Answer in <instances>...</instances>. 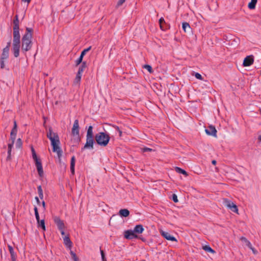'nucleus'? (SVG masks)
<instances>
[{"label":"nucleus","instance_id":"obj_1","mask_svg":"<svg viewBox=\"0 0 261 261\" xmlns=\"http://www.w3.org/2000/svg\"><path fill=\"white\" fill-rule=\"evenodd\" d=\"M13 27V43L12 51L15 58L19 56L20 47V35L19 33V22L18 15L15 16Z\"/></svg>","mask_w":261,"mask_h":261},{"label":"nucleus","instance_id":"obj_2","mask_svg":"<svg viewBox=\"0 0 261 261\" xmlns=\"http://www.w3.org/2000/svg\"><path fill=\"white\" fill-rule=\"evenodd\" d=\"M46 136L51 142V145L53 147V151L56 152L58 158L60 159L62 155L63 151L59 146L60 141L58 134L57 133L53 132L52 128L50 127L48 128V131L47 133Z\"/></svg>","mask_w":261,"mask_h":261},{"label":"nucleus","instance_id":"obj_3","mask_svg":"<svg viewBox=\"0 0 261 261\" xmlns=\"http://www.w3.org/2000/svg\"><path fill=\"white\" fill-rule=\"evenodd\" d=\"M33 29L30 28H26V32L22 38V50L24 51L30 50L32 47V38L33 36Z\"/></svg>","mask_w":261,"mask_h":261},{"label":"nucleus","instance_id":"obj_4","mask_svg":"<svg viewBox=\"0 0 261 261\" xmlns=\"http://www.w3.org/2000/svg\"><path fill=\"white\" fill-rule=\"evenodd\" d=\"M94 140L93 138V126L90 125L88 127L86 135V142L83 147L82 148V151L86 149H93Z\"/></svg>","mask_w":261,"mask_h":261},{"label":"nucleus","instance_id":"obj_5","mask_svg":"<svg viewBox=\"0 0 261 261\" xmlns=\"http://www.w3.org/2000/svg\"><path fill=\"white\" fill-rule=\"evenodd\" d=\"M95 139L98 145L106 146L110 141V137L109 135L103 132H100L95 135Z\"/></svg>","mask_w":261,"mask_h":261},{"label":"nucleus","instance_id":"obj_6","mask_svg":"<svg viewBox=\"0 0 261 261\" xmlns=\"http://www.w3.org/2000/svg\"><path fill=\"white\" fill-rule=\"evenodd\" d=\"M72 135L74 137V139L76 140L77 143H79L81 141V138L80 137V127L79 124V120L76 119L74 120L72 128L71 129Z\"/></svg>","mask_w":261,"mask_h":261},{"label":"nucleus","instance_id":"obj_7","mask_svg":"<svg viewBox=\"0 0 261 261\" xmlns=\"http://www.w3.org/2000/svg\"><path fill=\"white\" fill-rule=\"evenodd\" d=\"M224 205L229 208L232 212L238 213V208L236 204L231 201L225 198L224 199Z\"/></svg>","mask_w":261,"mask_h":261},{"label":"nucleus","instance_id":"obj_8","mask_svg":"<svg viewBox=\"0 0 261 261\" xmlns=\"http://www.w3.org/2000/svg\"><path fill=\"white\" fill-rule=\"evenodd\" d=\"M124 238L128 240L138 238V236L135 233L134 230L128 229L124 231Z\"/></svg>","mask_w":261,"mask_h":261},{"label":"nucleus","instance_id":"obj_9","mask_svg":"<svg viewBox=\"0 0 261 261\" xmlns=\"http://www.w3.org/2000/svg\"><path fill=\"white\" fill-rule=\"evenodd\" d=\"M91 49V46H89V47L84 49L82 52L79 57V58L75 61V66H77L79 65L83 61V57L86 55V54Z\"/></svg>","mask_w":261,"mask_h":261},{"label":"nucleus","instance_id":"obj_10","mask_svg":"<svg viewBox=\"0 0 261 261\" xmlns=\"http://www.w3.org/2000/svg\"><path fill=\"white\" fill-rule=\"evenodd\" d=\"M54 221L55 224L57 225L59 230L64 229V223L63 221L59 217H55L54 218Z\"/></svg>","mask_w":261,"mask_h":261},{"label":"nucleus","instance_id":"obj_11","mask_svg":"<svg viewBox=\"0 0 261 261\" xmlns=\"http://www.w3.org/2000/svg\"><path fill=\"white\" fill-rule=\"evenodd\" d=\"M35 165L40 176H42L43 174V170L41 162L39 159L34 160Z\"/></svg>","mask_w":261,"mask_h":261},{"label":"nucleus","instance_id":"obj_12","mask_svg":"<svg viewBox=\"0 0 261 261\" xmlns=\"http://www.w3.org/2000/svg\"><path fill=\"white\" fill-rule=\"evenodd\" d=\"M254 62V58L252 55L247 56L244 60L243 65L245 67L251 65Z\"/></svg>","mask_w":261,"mask_h":261},{"label":"nucleus","instance_id":"obj_13","mask_svg":"<svg viewBox=\"0 0 261 261\" xmlns=\"http://www.w3.org/2000/svg\"><path fill=\"white\" fill-rule=\"evenodd\" d=\"M205 132L208 135L214 137L217 136V130L215 127L213 125H210L207 129H205Z\"/></svg>","mask_w":261,"mask_h":261},{"label":"nucleus","instance_id":"obj_14","mask_svg":"<svg viewBox=\"0 0 261 261\" xmlns=\"http://www.w3.org/2000/svg\"><path fill=\"white\" fill-rule=\"evenodd\" d=\"M161 234L164 238H165L167 240L171 241H174V242H177V240H176V239L174 237L171 236L168 232H165V231H162L161 232Z\"/></svg>","mask_w":261,"mask_h":261},{"label":"nucleus","instance_id":"obj_15","mask_svg":"<svg viewBox=\"0 0 261 261\" xmlns=\"http://www.w3.org/2000/svg\"><path fill=\"white\" fill-rule=\"evenodd\" d=\"M14 143V141H13V140H12V142L11 143H9L8 145V156L6 159L7 161H10L11 159V151Z\"/></svg>","mask_w":261,"mask_h":261},{"label":"nucleus","instance_id":"obj_16","mask_svg":"<svg viewBox=\"0 0 261 261\" xmlns=\"http://www.w3.org/2000/svg\"><path fill=\"white\" fill-rule=\"evenodd\" d=\"M64 243L65 245L66 246V247L69 248V249H71V246H72V242L71 241L69 236H65V237L63 238Z\"/></svg>","mask_w":261,"mask_h":261},{"label":"nucleus","instance_id":"obj_17","mask_svg":"<svg viewBox=\"0 0 261 261\" xmlns=\"http://www.w3.org/2000/svg\"><path fill=\"white\" fill-rule=\"evenodd\" d=\"M9 252L11 255V258L12 261H16V255L14 251V249L12 246H11L10 245H8V246Z\"/></svg>","mask_w":261,"mask_h":261},{"label":"nucleus","instance_id":"obj_18","mask_svg":"<svg viewBox=\"0 0 261 261\" xmlns=\"http://www.w3.org/2000/svg\"><path fill=\"white\" fill-rule=\"evenodd\" d=\"M144 230V229L143 228V226L141 224H139V225H136V226L135 227V228L134 229V231L136 234H137V233H138V234L142 233Z\"/></svg>","mask_w":261,"mask_h":261},{"label":"nucleus","instance_id":"obj_19","mask_svg":"<svg viewBox=\"0 0 261 261\" xmlns=\"http://www.w3.org/2000/svg\"><path fill=\"white\" fill-rule=\"evenodd\" d=\"M82 73H83L81 72L80 71H77L76 76L73 81L74 85L80 84L81 77L82 76Z\"/></svg>","mask_w":261,"mask_h":261},{"label":"nucleus","instance_id":"obj_20","mask_svg":"<svg viewBox=\"0 0 261 261\" xmlns=\"http://www.w3.org/2000/svg\"><path fill=\"white\" fill-rule=\"evenodd\" d=\"M9 50L7 48H4L1 58L2 59H7L9 57Z\"/></svg>","mask_w":261,"mask_h":261},{"label":"nucleus","instance_id":"obj_21","mask_svg":"<svg viewBox=\"0 0 261 261\" xmlns=\"http://www.w3.org/2000/svg\"><path fill=\"white\" fill-rule=\"evenodd\" d=\"M119 214L121 217H127L129 215V211L127 209H121L119 211Z\"/></svg>","mask_w":261,"mask_h":261},{"label":"nucleus","instance_id":"obj_22","mask_svg":"<svg viewBox=\"0 0 261 261\" xmlns=\"http://www.w3.org/2000/svg\"><path fill=\"white\" fill-rule=\"evenodd\" d=\"M182 28L185 33L190 32L191 30V27L189 23L187 22H184L182 23Z\"/></svg>","mask_w":261,"mask_h":261},{"label":"nucleus","instance_id":"obj_23","mask_svg":"<svg viewBox=\"0 0 261 261\" xmlns=\"http://www.w3.org/2000/svg\"><path fill=\"white\" fill-rule=\"evenodd\" d=\"M75 156H73L71 159L70 162V170L72 174H74V166H75Z\"/></svg>","mask_w":261,"mask_h":261},{"label":"nucleus","instance_id":"obj_24","mask_svg":"<svg viewBox=\"0 0 261 261\" xmlns=\"http://www.w3.org/2000/svg\"><path fill=\"white\" fill-rule=\"evenodd\" d=\"M159 23H160V28L162 30L166 31L168 29L167 27H164V24H166V22L163 17H161L159 19Z\"/></svg>","mask_w":261,"mask_h":261},{"label":"nucleus","instance_id":"obj_25","mask_svg":"<svg viewBox=\"0 0 261 261\" xmlns=\"http://www.w3.org/2000/svg\"><path fill=\"white\" fill-rule=\"evenodd\" d=\"M81 64V65L79 68L78 71H80L81 72L83 73L84 69L87 67V62L86 61H83Z\"/></svg>","mask_w":261,"mask_h":261},{"label":"nucleus","instance_id":"obj_26","mask_svg":"<svg viewBox=\"0 0 261 261\" xmlns=\"http://www.w3.org/2000/svg\"><path fill=\"white\" fill-rule=\"evenodd\" d=\"M175 170L177 173L182 174L186 176L188 175L187 172L185 170L180 168V167H176L175 168Z\"/></svg>","mask_w":261,"mask_h":261},{"label":"nucleus","instance_id":"obj_27","mask_svg":"<svg viewBox=\"0 0 261 261\" xmlns=\"http://www.w3.org/2000/svg\"><path fill=\"white\" fill-rule=\"evenodd\" d=\"M257 0H251L248 4V7L250 9H254L255 8Z\"/></svg>","mask_w":261,"mask_h":261},{"label":"nucleus","instance_id":"obj_28","mask_svg":"<svg viewBox=\"0 0 261 261\" xmlns=\"http://www.w3.org/2000/svg\"><path fill=\"white\" fill-rule=\"evenodd\" d=\"M203 249L205 250L206 252L214 253H215V251L214 249H213L210 246L208 245H205L203 246L202 247Z\"/></svg>","mask_w":261,"mask_h":261},{"label":"nucleus","instance_id":"obj_29","mask_svg":"<svg viewBox=\"0 0 261 261\" xmlns=\"http://www.w3.org/2000/svg\"><path fill=\"white\" fill-rule=\"evenodd\" d=\"M240 240L244 242L246 244V246H247L249 248H251L252 246L251 243L245 237H242L240 238Z\"/></svg>","mask_w":261,"mask_h":261},{"label":"nucleus","instance_id":"obj_30","mask_svg":"<svg viewBox=\"0 0 261 261\" xmlns=\"http://www.w3.org/2000/svg\"><path fill=\"white\" fill-rule=\"evenodd\" d=\"M38 226L40 227L43 230H45V221L44 219L39 221V223H37Z\"/></svg>","mask_w":261,"mask_h":261},{"label":"nucleus","instance_id":"obj_31","mask_svg":"<svg viewBox=\"0 0 261 261\" xmlns=\"http://www.w3.org/2000/svg\"><path fill=\"white\" fill-rule=\"evenodd\" d=\"M17 132V130H14L13 129L11 130L10 134V138L11 140H13V141H15V140L16 139Z\"/></svg>","mask_w":261,"mask_h":261},{"label":"nucleus","instance_id":"obj_32","mask_svg":"<svg viewBox=\"0 0 261 261\" xmlns=\"http://www.w3.org/2000/svg\"><path fill=\"white\" fill-rule=\"evenodd\" d=\"M34 212H35V215L36 219V220L37 221V223L39 222L40 218H39V215L38 211V208L36 206H35L34 207Z\"/></svg>","mask_w":261,"mask_h":261},{"label":"nucleus","instance_id":"obj_33","mask_svg":"<svg viewBox=\"0 0 261 261\" xmlns=\"http://www.w3.org/2000/svg\"><path fill=\"white\" fill-rule=\"evenodd\" d=\"M70 255H71V257L73 259V260L74 261H79V258L76 256V254L73 251H72L71 249H70Z\"/></svg>","mask_w":261,"mask_h":261},{"label":"nucleus","instance_id":"obj_34","mask_svg":"<svg viewBox=\"0 0 261 261\" xmlns=\"http://www.w3.org/2000/svg\"><path fill=\"white\" fill-rule=\"evenodd\" d=\"M31 151H32V157H33V160H35L38 159V158L36 154V151L33 146H32V147H31Z\"/></svg>","mask_w":261,"mask_h":261},{"label":"nucleus","instance_id":"obj_35","mask_svg":"<svg viewBox=\"0 0 261 261\" xmlns=\"http://www.w3.org/2000/svg\"><path fill=\"white\" fill-rule=\"evenodd\" d=\"M143 68L146 69L149 71V73L153 72V70H152V67L149 65H148V64L144 65L143 66Z\"/></svg>","mask_w":261,"mask_h":261},{"label":"nucleus","instance_id":"obj_36","mask_svg":"<svg viewBox=\"0 0 261 261\" xmlns=\"http://www.w3.org/2000/svg\"><path fill=\"white\" fill-rule=\"evenodd\" d=\"M6 59H2V58H0V66L1 69H4L5 67V60Z\"/></svg>","mask_w":261,"mask_h":261},{"label":"nucleus","instance_id":"obj_37","mask_svg":"<svg viewBox=\"0 0 261 261\" xmlns=\"http://www.w3.org/2000/svg\"><path fill=\"white\" fill-rule=\"evenodd\" d=\"M100 254L101 255V258L102 261H106L104 251L102 250H100Z\"/></svg>","mask_w":261,"mask_h":261},{"label":"nucleus","instance_id":"obj_38","mask_svg":"<svg viewBox=\"0 0 261 261\" xmlns=\"http://www.w3.org/2000/svg\"><path fill=\"white\" fill-rule=\"evenodd\" d=\"M172 200L175 203H176L178 201L177 196L176 194H173L172 195Z\"/></svg>","mask_w":261,"mask_h":261},{"label":"nucleus","instance_id":"obj_39","mask_svg":"<svg viewBox=\"0 0 261 261\" xmlns=\"http://www.w3.org/2000/svg\"><path fill=\"white\" fill-rule=\"evenodd\" d=\"M195 76L196 79H197L198 80H202V75L199 73H197V72L195 74Z\"/></svg>","mask_w":261,"mask_h":261},{"label":"nucleus","instance_id":"obj_40","mask_svg":"<svg viewBox=\"0 0 261 261\" xmlns=\"http://www.w3.org/2000/svg\"><path fill=\"white\" fill-rule=\"evenodd\" d=\"M21 145H22L21 140L20 138H19L17 140L16 145L18 146V147H20L21 146Z\"/></svg>","mask_w":261,"mask_h":261},{"label":"nucleus","instance_id":"obj_41","mask_svg":"<svg viewBox=\"0 0 261 261\" xmlns=\"http://www.w3.org/2000/svg\"><path fill=\"white\" fill-rule=\"evenodd\" d=\"M142 150L143 152H147V151H152V149L148 148V147H144L142 149Z\"/></svg>","mask_w":261,"mask_h":261},{"label":"nucleus","instance_id":"obj_42","mask_svg":"<svg viewBox=\"0 0 261 261\" xmlns=\"http://www.w3.org/2000/svg\"><path fill=\"white\" fill-rule=\"evenodd\" d=\"M125 0H119V1L117 3V6H121L124 2Z\"/></svg>","mask_w":261,"mask_h":261},{"label":"nucleus","instance_id":"obj_43","mask_svg":"<svg viewBox=\"0 0 261 261\" xmlns=\"http://www.w3.org/2000/svg\"><path fill=\"white\" fill-rule=\"evenodd\" d=\"M38 194L43 193V191L41 186H39L37 187Z\"/></svg>","mask_w":261,"mask_h":261},{"label":"nucleus","instance_id":"obj_44","mask_svg":"<svg viewBox=\"0 0 261 261\" xmlns=\"http://www.w3.org/2000/svg\"><path fill=\"white\" fill-rule=\"evenodd\" d=\"M249 248L252 251L253 254H256L257 253V250H255V248L252 247V246H251V248Z\"/></svg>","mask_w":261,"mask_h":261},{"label":"nucleus","instance_id":"obj_45","mask_svg":"<svg viewBox=\"0 0 261 261\" xmlns=\"http://www.w3.org/2000/svg\"><path fill=\"white\" fill-rule=\"evenodd\" d=\"M12 129H13L14 130H17V124H16V122L15 121H14V127L12 128Z\"/></svg>","mask_w":261,"mask_h":261},{"label":"nucleus","instance_id":"obj_46","mask_svg":"<svg viewBox=\"0 0 261 261\" xmlns=\"http://www.w3.org/2000/svg\"><path fill=\"white\" fill-rule=\"evenodd\" d=\"M10 45H11V41H9L7 43V44L5 48H7L8 50H10Z\"/></svg>","mask_w":261,"mask_h":261},{"label":"nucleus","instance_id":"obj_47","mask_svg":"<svg viewBox=\"0 0 261 261\" xmlns=\"http://www.w3.org/2000/svg\"><path fill=\"white\" fill-rule=\"evenodd\" d=\"M59 230L60 231L61 234L62 236H64L65 234L64 229H60Z\"/></svg>","mask_w":261,"mask_h":261},{"label":"nucleus","instance_id":"obj_48","mask_svg":"<svg viewBox=\"0 0 261 261\" xmlns=\"http://www.w3.org/2000/svg\"><path fill=\"white\" fill-rule=\"evenodd\" d=\"M35 200H36V202H37L38 204H40V201L38 197H35Z\"/></svg>","mask_w":261,"mask_h":261},{"label":"nucleus","instance_id":"obj_49","mask_svg":"<svg viewBox=\"0 0 261 261\" xmlns=\"http://www.w3.org/2000/svg\"><path fill=\"white\" fill-rule=\"evenodd\" d=\"M114 127L118 132H119L120 130V128L118 126H114Z\"/></svg>","mask_w":261,"mask_h":261},{"label":"nucleus","instance_id":"obj_50","mask_svg":"<svg viewBox=\"0 0 261 261\" xmlns=\"http://www.w3.org/2000/svg\"><path fill=\"white\" fill-rule=\"evenodd\" d=\"M39 196L40 199H42L43 198V193H42L39 194Z\"/></svg>","mask_w":261,"mask_h":261},{"label":"nucleus","instance_id":"obj_51","mask_svg":"<svg viewBox=\"0 0 261 261\" xmlns=\"http://www.w3.org/2000/svg\"><path fill=\"white\" fill-rule=\"evenodd\" d=\"M23 2H27V3H30L31 1V0H22Z\"/></svg>","mask_w":261,"mask_h":261},{"label":"nucleus","instance_id":"obj_52","mask_svg":"<svg viewBox=\"0 0 261 261\" xmlns=\"http://www.w3.org/2000/svg\"><path fill=\"white\" fill-rule=\"evenodd\" d=\"M42 206H43L44 209H45V203L44 201H42Z\"/></svg>","mask_w":261,"mask_h":261},{"label":"nucleus","instance_id":"obj_53","mask_svg":"<svg viewBox=\"0 0 261 261\" xmlns=\"http://www.w3.org/2000/svg\"><path fill=\"white\" fill-rule=\"evenodd\" d=\"M118 133H119V136H120V137H121V136H122V132L121 130H120L118 132Z\"/></svg>","mask_w":261,"mask_h":261},{"label":"nucleus","instance_id":"obj_54","mask_svg":"<svg viewBox=\"0 0 261 261\" xmlns=\"http://www.w3.org/2000/svg\"><path fill=\"white\" fill-rule=\"evenodd\" d=\"M216 161L215 160H213L212 162V163L213 164V165H216Z\"/></svg>","mask_w":261,"mask_h":261},{"label":"nucleus","instance_id":"obj_55","mask_svg":"<svg viewBox=\"0 0 261 261\" xmlns=\"http://www.w3.org/2000/svg\"><path fill=\"white\" fill-rule=\"evenodd\" d=\"M164 27H167L168 28V29L169 28V27L168 25H167L166 23V24H164Z\"/></svg>","mask_w":261,"mask_h":261},{"label":"nucleus","instance_id":"obj_56","mask_svg":"<svg viewBox=\"0 0 261 261\" xmlns=\"http://www.w3.org/2000/svg\"><path fill=\"white\" fill-rule=\"evenodd\" d=\"M258 139L261 141V135L258 137Z\"/></svg>","mask_w":261,"mask_h":261}]
</instances>
